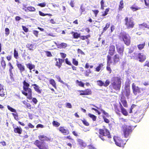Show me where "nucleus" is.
Returning a JSON list of instances; mask_svg holds the SVG:
<instances>
[{"instance_id":"f03ea898","label":"nucleus","mask_w":149,"mask_h":149,"mask_svg":"<svg viewBox=\"0 0 149 149\" xmlns=\"http://www.w3.org/2000/svg\"><path fill=\"white\" fill-rule=\"evenodd\" d=\"M122 79L120 76L113 77V80L110 85L109 87L111 90L120 91Z\"/></svg>"},{"instance_id":"603ef678","label":"nucleus","mask_w":149,"mask_h":149,"mask_svg":"<svg viewBox=\"0 0 149 149\" xmlns=\"http://www.w3.org/2000/svg\"><path fill=\"white\" fill-rule=\"evenodd\" d=\"M12 114L14 117V119L17 120H19V118L18 117V114L16 112V113H12Z\"/></svg>"},{"instance_id":"58836bf2","label":"nucleus","mask_w":149,"mask_h":149,"mask_svg":"<svg viewBox=\"0 0 149 149\" xmlns=\"http://www.w3.org/2000/svg\"><path fill=\"white\" fill-rule=\"evenodd\" d=\"M13 56L16 59H17L19 58L18 52L16 50V49H14V50Z\"/></svg>"},{"instance_id":"a19ab883","label":"nucleus","mask_w":149,"mask_h":149,"mask_svg":"<svg viewBox=\"0 0 149 149\" xmlns=\"http://www.w3.org/2000/svg\"><path fill=\"white\" fill-rule=\"evenodd\" d=\"M91 37V35L90 34H88L86 36H81L80 35V39L82 40H85L86 39H87L88 38H90Z\"/></svg>"},{"instance_id":"72a5a7b5","label":"nucleus","mask_w":149,"mask_h":149,"mask_svg":"<svg viewBox=\"0 0 149 149\" xmlns=\"http://www.w3.org/2000/svg\"><path fill=\"white\" fill-rule=\"evenodd\" d=\"M49 83L55 89L57 88V86L56 85V84L55 80L53 79H49Z\"/></svg>"},{"instance_id":"4468645a","label":"nucleus","mask_w":149,"mask_h":149,"mask_svg":"<svg viewBox=\"0 0 149 149\" xmlns=\"http://www.w3.org/2000/svg\"><path fill=\"white\" fill-rule=\"evenodd\" d=\"M120 100L121 103H122V105L125 107H127L128 105L127 102L125 99V98L123 93H122L120 96Z\"/></svg>"},{"instance_id":"f8f14e48","label":"nucleus","mask_w":149,"mask_h":149,"mask_svg":"<svg viewBox=\"0 0 149 149\" xmlns=\"http://www.w3.org/2000/svg\"><path fill=\"white\" fill-rule=\"evenodd\" d=\"M78 92L80 95H88L92 94V91L91 88H88L84 90H78Z\"/></svg>"},{"instance_id":"774afa93","label":"nucleus","mask_w":149,"mask_h":149,"mask_svg":"<svg viewBox=\"0 0 149 149\" xmlns=\"http://www.w3.org/2000/svg\"><path fill=\"white\" fill-rule=\"evenodd\" d=\"M32 86H33V88L34 90L40 87L38 85L36 84H32Z\"/></svg>"},{"instance_id":"bf43d9fd","label":"nucleus","mask_w":149,"mask_h":149,"mask_svg":"<svg viewBox=\"0 0 149 149\" xmlns=\"http://www.w3.org/2000/svg\"><path fill=\"white\" fill-rule=\"evenodd\" d=\"M102 118L104 120V121L107 123H109L110 122L109 120L105 117L104 116H102Z\"/></svg>"},{"instance_id":"c756f323","label":"nucleus","mask_w":149,"mask_h":149,"mask_svg":"<svg viewBox=\"0 0 149 149\" xmlns=\"http://www.w3.org/2000/svg\"><path fill=\"white\" fill-rule=\"evenodd\" d=\"M130 80L126 81L125 84L124 89H130Z\"/></svg>"},{"instance_id":"aec40b11","label":"nucleus","mask_w":149,"mask_h":149,"mask_svg":"<svg viewBox=\"0 0 149 149\" xmlns=\"http://www.w3.org/2000/svg\"><path fill=\"white\" fill-rule=\"evenodd\" d=\"M16 65L19 70L20 72H22L25 71V67L24 66L22 63L17 62L16 63Z\"/></svg>"},{"instance_id":"473e14b6","label":"nucleus","mask_w":149,"mask_h":149,"mask_svg":"<svg viewBox=\"0 0 149 149\" xmlns=\"http://www.w3.org/2000/svg\"><path fill=\"white\" fill-rule=\"evenodd\" d=\"M104 66L103 63H99L98 66H97L95 68V70L97 72H99L102 68Z\"/></svg>"},{"instance_id":"1a4fd4ad","label":"nucleus","mask_w":149,"mask_h":149,"mask_svg":"<svg viewBox=\"0 0 149 149\" xmlns=\"http://www.w3.org/2000/svg\"><path fill=\"white\" fill-rule=\"evenodd\" d=\"M113 139L115 144L119 147H123L126 143L125 141L119 137L115 136L113 137Z\"/></svg>"},{"instance_id":"c9c22d12","label":"nucleus","mask_w":149,"mask_h":149,"mask_svg":"<svg viewBox=\"0 0 149 149\" xmlns=\"http://www.w3.org/2000/svg\"><path fill=\"white\" fill-rule=\"evenodd\" d=\"M146 43L145 42H143L141 44H140L137 45V47L139 50H141L143 49L145 46Z\"/></svg>"},{"instance_id":"49530a36","label":"nucleus","mask_w":149,"mask_h":149,"mask_svg":"<svg viewBox=\"0 0 149 149\" xmlns=\"http://www.w3.org/2000/svg\"><path fill=\"white\" fill-rule=\"evenodd\" d=\"M76 83H78L79 86L82 87H84V84L81 81H79L78 80H77L76 81Z\"/></svg>"},{"instance_id":"20e7f679","label":"nucleus","mask_w":149,"mask_h":149,"mask_svg":"<svg viewBox=\"0 0 149 149\" xmlns=\"http://www.w3.org/2000/svg\"><path fill=\"white\" fill-rule=\"evenodd\" d=\"M120 39H122L124 43L127 46L130 45L131 43V37L129 34L125 32H121L119 36Z\"/></svg>"},{"instance_id":"a878e982","label":"nucleus","mask_w":149,"mask_h":149,"mask_svg":"<svg viewBox=\"0 0 149 149\" xmlns=\"http://www.w3.org/2000/svg\"><path fill=\"white\" fill-rule=\"evenodd\" d=\"M77 141L80 147H85L86 146V144L84 141L80 139H78Z\"/></svg>"},{"instance_id":"423d86ee","label":"nucleus","mask_w":149,"mask_h":149,"mask_svg":"<svg viewBox=\"0 0 149 149\" xmlns=\"http://www.w3.org/2000/svg\"><path fill=\"white\" fill-rule=\"evenodd\" d=\"M116 53L115 47L113 45H110L108 51V54L107 56V60H112V56Z\"/></svg>"},{"instance_id":"39448f33","label":"nucleus","mask_w":149,"mask_h":149,"mask_svg":"<svg viewBox=\"0 0 149 149\" xmlns=\"http://www.w3.org/2000/svg\"><path fill=\"white\" fill-rule=\"evenodd\" d=\"M131 18L126 17L124 19L125 24L126 28L128 29H132L134 26V22Z\"/></svg>"},{"instance_id":"5fc2aeb1","label":"nucleus","mask_w":149,"mask_h":149,"mask_svg":"<svg viewBox=\"0 0 149 149\" xmlns=\"http://www.w3.org/2000/svg\"><path fill=\"white\" fill-rule=\"evenodd\" d=\"M81 120L84 125L86 126L89 125V123L84 118L83 120Z\"/></svg>"},{"instance_id":"052dcab7","label":"nucleus","mask_w":149,"mask_h":149,"mask_svg":"<svg viewBox=\"0 0 149 149\" xmlns=\"http://www.w3.org/2000/svg\"><path fill=\"white\" fill-rule=\"evenodd\" d=\"M7 108L10 111L12 112H16V110L9 105L7 106Z\"/></svg>"},{"instance_id":"f3484780","label":"nucleus","mask_w":149,"mask_h":149,"mask_svg":"<svg viewBox=\"0 0 149 149\" xmlns=\"http://www.w3.org/2000/svg\"><path fill=\"white\" fill-rule=\"evenodd\" d=\"M146 59V56L144 54H142L141 53H139V56L137 58V60L141 63H143L144 62Z\"/></svg>"},{"instance_id":"2eb2a0df","label":"nucleus","mask_w":149,"mask_h":149,"mask_svg":"<svg viewBox=\"0 0 149 149\" xmlns=\"http://www.w3.org/2000/svg\"><path fill=\"white\" fill-rule=\"evenodd\" d=\"M55 60L56 61L55 65L58 68H60L62 65L64 61V60L60 58H55Z\"/></svg>"},{"instance_id":"dca6fc26","label":"nucleus","mask_w":149,"mask_h":149,"mask_svg":"<svg viewBox=\"0 0 149 149\" xmlns=\"http://www.w3.org/2000/svg\"><path fill=\"white\" fill-rule=\"evenodd\" d=\"M97 82L98 85L99 86H104L105 87L107 86L110 84V81L108 79L106 80L105 83L100 80H97Z\"/></svg>"},{"instance_id":"0eeeda50","label":"nucleus","mask_w":149,"mask_h":149,"mask_svg":"<svg viewBox=\"0 0 149 149\" xmlns=\"http://www.w3.org/2000/svg\"><path fill=\"white\" fill-rule=\"evenodd\" d=\"M34 144L39 149H49L47 144L43 141H40L37 140L34 142Z\"/></svg>"},{"instance_id":"412c9836","label":"nucleus","mask_w":149,"mask_h":149,"mask_svg":"<svg viewBox=\"0 0 149 149\" xmlns=\"http://www.w3.org/2000/svg\"><path fill=\"white\" fill-rule=\"evenodd\" d=\"M119 104H120V108L121 109V112L125 116H128V112L126 109L123 107L120 102H119Z\"/></svg>"},{"instance_id":"4be33fe9","label":"nucleus","mask_w":149,"mask_h":149,"mask_svg":"<svg viewBox=\"0 0 149 149\" xmlns=\"http://www.w3.org/2000/svg\"><path fill=\"white\" fill-rule=\"evenodd\" d=\"M14 128V132L15 133H17L19 134H22V130L20 127L13 126Z\"/></svg>"},{"instance_id":"de8ad7c7","label":"nucleus","mask_w":149,"mask_h":149,"mask_svg":"<svg viewBox=\"0 0 149 149\" xmlns=\"http://www.w3.org/2000/svg\"><path fill=\"white\" fill-rule=\"evenodd\" d=\"M39 15L42 16H45L46 15H48L49 16H52V15L51 14H48V13H46L44 14V13H42V12L39 11Z\"/></svg>"},{"instance_id":"0e129e2a","label":"nucleus","mask_w":149,"mask_h":149,"mask_svg":"<svg viewBox=\"0 0 149 149\" xmlns=\"http://www.w3.org/2000/svg\"><path fill=\"white\" fill-rule=\"evenodd\" d=\"M136 106V105L132 104L130 108V111L129 112V113H131L132 112V109H133Z\"/></svg>"},{"instance_id":"ea45409f","label":"nucleus","mask_w":149,"mask_h":149,"mask_svg":"<svg viewBox=\"0 0 149 149\" xmlns=\"http://www.w3.org/2000/svg\"><path fill=\"white\" fill-rule=\"evenodd\" d=\"M135 4L130 7V9L133 11H136L139 10L141 9V7H134L135 6Z\"/></svg>"},{"instance_id":"a18cd8bd","label":"nucleus","mask_w":149,"mask_h":149,"mask_svg":"<svg viewBox=\"0 0 149 149\" xmlns=\"http://www.w3.org/2000/svg\"><path fill=\"white\" fill-rule=\"evenodd\" d=\"M100 111L105 116V117L109 118L110 117V115L108 113L106 112L104 110L101 108Z\"/></svg>"},{"instance_id":"09e8293b","label":"nucleus","mask_w":149,"mask_h":149,"mask_svg":"<svg viewBox=\"0 0 149 149\" xmlns=\"http://www.w3.org/2000/svg\"><path fill=\"white\" fill-rule=\"evenodd\" d=\"M110 9V8H106L105 9L104 13H102V16H104L107 15L108 14Z\"/></svg>"},{"instance_id":"69168bd1","label":"nucleus","mask_w":149,"mask_h":149,"mask_svg":"<svg viewBox=\"0 0 149 149\" xmlns=\"http://www.w3.org/2000/svg\"><path fill=\"white\" fill-rule=\"evenodd\" d=\"M35 91L38 94L41 93L42 91V90L40 89V87L35 90Z\"/></svg>"},{"instance_id":"6ab92c4d","label":"nucleus","mask_w":149,"mask_h":149,"mask_svg":"<svg viewBox=\"0 0 149 149\" xmlns=\"http://www.w3.org/2000/svg\"><path fill=\"white\" fill-rule=\"evenodd\" d=\"M107 66H106V70L109 72V74H111L112 71L110 67V64L112 63V60H107Z\"/></svg>"},{"instance_id":"9d476101","label":"nucleus","mask_w":149,"mask_h":149,"mask_svg":"<svg viewBox=\"0 0 149 149\" xmlns=\"http://www.w3.org/2000/svg\"><path fill=\"white\" fill-rule=\"evenodd\" d=\"M123 131L124 137L125 138H127L132 133V129L131 126H126L125 127L123 128Z\"/></svg>"},{"instance_id":"4d7b16f0","label":"nucleus","mask_w":149,"mask_h":149,"mask_svg":"<svg viewBox=\"0 0 149 149\" xmlns=\"http://www.w3.org/2000/svg\"><path fill=\"white\" fill-rule=\"evenodd\" d=\"M8 65L9 66V71H12V70L13 69L14 67L12 63L9 62L8 63Z\"/></svg>"},{"instance_id":"393cba45","label":"nucleus","mask_w":149,"mask_h":149,"mask_svg":"<svg viewBox=\"0 0 149 149\" xmlns=\"http://www.w3.org/2000/svg\"><path fill=\"white\" fill-rule=\"evenodd\" d=\"M0 63L1 67L3 69H4L6 68V62L4 59V57H1V60L0 61Z\"/></svg>"},{"instance_id":"c03bdc74","label":"nucleus","mask_w":149,"mask_h":149,"mask_svg":"<svg viewBox=\"0 0 149 149\" xmlns=\"http://www.w3.org/2000/svg\"><path fill=\"white\" fill-rule=\"evenodd\" d=\"M88 116L92 119L93 121H95L97 117L95 115L89 113L88 114Z\"/></svg>"},{"instance_id":"7c9ffc66","label":"nucleus","mask_w":149,"mask_h":149,"mask_svg":"<svg viewBox=\"0 0 149 149\" xmlns=\"http://www.w3.org/2000/svg\"><path fill=\"white\" fill-rule=\"evenodd\" d=\"M26 47L30 51H33L35 49L34 45L33 44H27L26 45Z\"/></svg>"},{"instance_id":"864d4df0","label":"nucleus","mask_w":149,"mask_h":149,"mask_svg":"<svg viewBox=\"0 0 149 149\" xmlns=\"http://www.w3.org/2000/svg\"><path fill=\"white\" fill-rule=\"evenodd\" d=\"M34 127V126L31 123H29L28 124V127H25L26 129L30 128H33Z\"/></svg>"},{"instance_id":"5701e85b","label":"nucleus","mask_w":149,"mask_h":149,"mask_svg":"<svg viewBox=\"0 0 149 149\" xmlns=\"http://www.w3.org/2000/svg\"><path fill=\"white\" fill-rule=\"evenodd\" d=\"M38 137L39 140L41 141H49L51 140L50 138H49L43 135H40L38 136Z\"/></svg>"},{"instance_id":"8fccbe9b","label":"nucleus","mask_w":149,"mask_h":149,"mask_svg":"<svg viewBox=\"0 0 149 149\" xmlns=\"http://www.w3.org/2000/svg\"><path fill=\"white\" fill-rule=\"evenodd\" d=\"M53 125L55 127H59L60 125V123L58 122L55 120H54L52 123Z\"/></svg>"},{"instance_id":"f704fd0d","label":"nucleus","mask_w":149,"mask_h":149,"mask_svg":"<svg viewBox=\"0 0 149 149\" xmlns=\"http://www.w3.org/2000/svg\"><path fill=\"white\" fill-rule=\"evenodd\" d=\"M124 7V6L123 1V0H121L120 2L118 10L119 11H121Z\"/></svg>"},{"instance_id":"680f3d73","label":"nucleus","mask_w":149,"mask_h":149,"mask_svg":"<svg viewBox=\"0 0 149 149\" xmlns=\"http://www.w3.org/2000/svg\"><path fill=\"white\" fill-rule=\"evenodd\" d=\"M91 72V70H86L84 74L86 76L88 77V76L90 74Z\"/></svg>"},{"instance_id":"3c124183","label":"nucleus","mask_w":149,"mask_h":149,"mask_svg":"<svg viewBox=\"0 0 149 149\" xmlns=\"http://www.w3.org/2000/svg\"><path fill=\"white\" fill-rule=\"evenodd\" d=\"M56 78L58 80V81L60 82L61 83L65 84L66 85H67V84L65 83L61 79V78L58 75H56Z\"/></svg>"},{"instance_id":"6e6d98bb","label":"nucleus","mask_w":149,"mask_h":149,"mask_svg":"<svg viewBox=\"0 0 149 149\" xmlns=\"http://www.w3.org/2000/svg\"><path fill=\"white\" fill-rule=\"evenodd\" d=\"M46 3L45 2H43L41 3H38L37 4V6H39L41 7H44L46 6Z\"/></svg>"},{"instance_id":"6e6552de","label":"nucleus","mask_w":149,"mask_h":149,"mask_svg":"<svg viewBox=\"0 0 149 149\" xmlns=\"http://www.w3.org/2000/svg\"><path fill=\"white\" fill-rule=\"evenodd\" d=\"M132 92L135 95H136L137 93H141V91H143L145 90V88H141L137 86H136V84L133 83L132 86Z\"/></svg>"},{"instance_id":"e433bc0d","label":"nucleus","mask_w":149,"mask_h":149,"mask_svg":"<svg viewBox=\"0 0 149 149\" xmlns=\"http://www.w3.org/2000/svg\"><path fill=\"white\" fill-rule=\"evenodd\" d=\"M139 53L135 52L132 55L130 56L131 59H134L136 60L137 59V58L139 56Z\"/></svg>"},{"instance_id":"f257e3e1","label":"nucleus","mask_w":149,"mask_h":149,"mask_svg":"<svg viewBox=\"0 0 149 149\" xmlns=\"http://www.w3.org/2000/svg\"><path fill=\"white\" fill-rule=\"evenodd\" d=\"M22 83L23 90L21 91L22 93L26 97L27 99L31 100L32 96V90L29 88V83L25 80L23 81Z\"/></svg>"},{"instance_id":"79ce46f5","label":"nucleus","mask_w":149,"mask_h":149,"mask_svg":"<svg viewBox=\"0 0 149 149\" xmlns=\"http://www.w3.org/2000/svg\"><path fill=\"white\" fill-rule=\"evenodd\" d=\"M110 25V22L107 23L105 26L103 28V32H105L107 29L109 27Z\"/></svg>"},{"instance_id":"13d9d810","label":"nucleus","mask_w":149,"mask_h":149,"mask_svg":"<svg viewBox=\"0 0 149 149\" xmlns=\"http://www.w3.org/2000/svg\"><path fill=\"white\" fill-rule=\"evenodd\" d=\"M72 63L75 66H77L78 65V62L75 58H73L72 59Z\"/></svg>"},{"instance_id":"a211bd4d","label":"nucleus","mask_w":149,"mask_h":149,"mask_svg":"<svg viewBox=\"0 0 149 149\" xmlns=\"http://www.w3.org/2000/svg\"><path fill=\"white\" fill-rule=\"evenodd\" d=\"M58 130L65 135H67L70 134L69 130L68 129H65L64 127H60L58 128Z\"/></svg>"},{"instance_id":"ddd939ff","label":"nucleus","mask_w":149,"mask_h":149,"mask_svg":"<svg viewBox=\"0 0 149 149\" xmlns=\"http://www.w3.org/2000/svg\"><path fill=\"white\" fill-rule=\"evenodd\" d=\"M113 56V57H112L113 60L112 61V63L113 64H116L118 62H120V59L122 58L123 56L118 54H116Z\"/></svg>"},{"instance_id":"e2e57ef3","label":"nucleus","mask_w":149,"mask_h":149,"mask_svg":"<svg viewBox=\"0 0 149 149\" xmlns=\"http://www.w3.org/2000/svg\"><path fill=\"white\" fill-rule=\"evenodd\" d=\"M5 34L6 36H8L10 33V30L8 28L5 29Z\"/></svg>"},{"instance_id":"7ed1b4c3","label":"nucleus","mask_w":149,"mask_h":149,"mask_svg":"<svg viewBox=\"0 0 149 149\" xmlns=\"http://www.w3.org/2000/svg\"><path fill=\"white\" fill-rule=\"evenodd\" d=\"M98 132V137L103 141L105 140L104 136L107 137L108 138H111V137L109 130L105 128L99 129Z\"/></svg>"},{"instance_id":"bb28decb","label":"nucleus","mask_w":149,"mask_h":149,"mask_svg":"<svg viewBox=\"0 0 149 149\" xmlns=\"http://www.w3.org/2000/svg\"><path fill=\"white\" fill-rule=\"evenodd\" d=\"M26 67L30 70V72H31V70L35 68V66L33 64L31 63H28L26 64Z\"/></svg>"},{"instance_id":"37998d69","label":"nucleus","mask_w":149,"mask_h":149,"mask_svg":"<svg viewBox=\"0 0 149 149\" xmlns=\"http://www.w3.org/2000/svg\"><path fill=\"white\" fill-rule=\"evenodd\" d=\"M27 10L30 12H35L36 10L35 8L32 6H28L27 8Z\"/></svg>"},{"instance_id":"4c0bfd02","label":"nucleus","mask_w":149,"mask_h":149,"mask_svg":"<svg viewBox=\"0 0 149 149\" xmlns=\"http://www.w3.org/2000/svg\"><path fill=\"white\" fill-rule=\"evenodd\" d=\"M114 110L116 112L117 114H120V112L119 107L116 104H114Z\"/></svg>"},{"instance_id":"2f4dec72","label":"nucleus","mask_w":149,"mask_h":149,"mask_svg":"<svg viewBox=\"0 0 149 149\" xmlns=\"http://www.w3.org/2000/svg\"><path fill=\"white\" fill-rule=\"evenodd\" d=\"M22 102L24 105V107L29 109H31V105L29 103L27 102L25 100L23 101Z\"/></svg>"},{"instance_id":"c85d7f7f","label":"nucleus","mask_w":149,"mask_h":149,"mask_svg":"<svg viewBox=\"0 0 149 149\" xmlns=\"http://www.w3.org/2000/svg\"><path fill=\"white\" fill-rule=\"evenodd\" d=\"M71 33L72 34V36L74 39H77L80 37V34L77 32L72 31L71 32Z\"/></svg>"},{"instance_id":"b1692460","label":"nucleus","mask_w":149,"mask_h":149,"mask_svg":"<svg viewBox=\"0 0 149 149\" xmlns=\"http://www.w3.org/2000/svg\"><path fill=\"white\" fill-rule=\"evenodd\" d=\"M56 45L57 48L59 49L65 48L67 47V44L64 42H62L59 44H56Z\"/></svg>"},{"instance_id":"9b49d317","label":"nucleus","mask_w":149,"mask_h":149,"mask_svg":"<svg viewBox=\"0 0 149 149\" xmlns=\"http://www.w3.org/2000/svg\"><path fill=\"white\" fill-rule=\"evenodd\" d=\"M116 46L118 54L123 56L124 50V45L120 43L118 44H116Z\"/></svg>"},{"instance_id":"338daca9","label":"nucleus","mask_w":149,"mask_h":149,"mask_svg":"<svg viewBox=\"0 0 149 149\" xmlns=\"http://www.w3.org/2000/svg\"><path fill=\"white\" fill-rule=\"evenodd\" d=\"M46 54L47 56L48 57H51L52 56V55L51 52L49 51H45Z\"/></svg>"},{"instance_id":"cd10ccee","label":"nucleus","mask_w":149,"mask_h":149,"mask_svg":"<svg viewBox=\"0 0 149 149\" xmlns=\"http://www.w3.org/2000/svg\"><path fill=\"white\" fill-rule=\"evenodd\" d=\"M124 94L127 99L130 98V96L131 94L130 89H124Z\"/></svg>"}]
</instances>
